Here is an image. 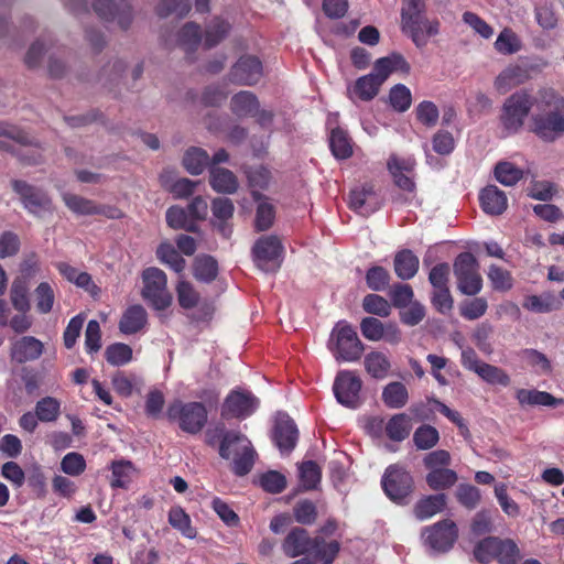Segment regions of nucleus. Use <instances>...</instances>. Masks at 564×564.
<instances>
[{
	"label": "nucleus",
	"instance_id": "7",
	"mask_svg": "<svg viewBox=\"0 0 564 564\" xmlns=\"http://www.w3.org/2000/svg\"><path fill=\"white\" fill-rule=\"evenodd\" d=\"M454 274L458 290L466 295H476L482 289L477 259L469 252L460 253L454 262Z\"/></svg>",
	"mask_w": 564,
	"mask_h": 564
},
{
	"label": "nucleus",
	"instance_id": "33",
	"mask_svg": "<svg viewBox=\"0 0 564 564\" xmlns=\"http://www.w3.org/2000/svg\"><path fill=\"white\" fill-rule=\"evenodd\" d=\"M445 505L446 496L444 494L431 495L416 502L414 514L419 520L424 521L441 512Z\"/></svg>",
	"mask_w": 564,
	"mask_h": 564
},
{
	"label": "nucleus",
	"instance_id": "43",
	"mask_svg": "<svg viewBox=\"0 0 564 564\" xmlns=\"http://www.w3.org/2000/svg\"><path fill=\"white\" fill-rule=\"evenodd\" d=\"M496 180L505 186H513L522 180L523 170L509 161H501L495 166Z\"/></svg>",
	"mask_w": 564,
	"mask_h": 564
},
{
	"label": "nucleus",
	"instance_id": "56",
	"mask_svg": "<svg viewBox=\"0 0 564 564\" xmlns=\"http://www.w3.org/2000/svg\"><path fill=\"white\" fill-rule=\"evenodd\" d=\"M218 267L214 258L204 256L197 257L194 264V275L197 280L209 282L217 275Z\"/></svg>",
	"mask_w": 564,
	"mask_h": 564
},
{
	"label": "nucleus",
	"instance_id": "5",
	"mask_svg": "<svg viewBox=\"0 0 564 564\" xmlns=\"http://www.w3.org/2000/svg\"><path fill=\"white\" fill-rule=\"evenodd\" d=\"M172 421H177L180 427L189 434L202 431L207 422V410L200 402L183 403L180 400L172 402L166 411Z\"/></svg>",
	"mask_w": 564,
	"mask_h": 564
},
{
	"label": "nucleus",
	"instance_id": "8",
	"mask_svg": "<svg viewBox=\"0 0 564 564\" xmlns=\"http://www.w3.org/2000/svg\"><path fill=\"white\" fill-rule=\"evenodd\" d=\"M252 253L253 260L260 270L272 272L281 265L283 247L275 236H265L256 241Z\"/></svg>",
	"mask_w": 564,
	"mask_h": 564
},
{
	"label": "nucleus",
	"instance_id": "32",
	"mask_svg": "<svg viewBox=\"0 0 564 564\" xmlns=\"http://www.w3.org/2000/svg\"><path fill=\"white\" fill-rule=\"evenodd\" d=\"M419 258L409 249L399 251L394 257V271L401 280L412 279L419 271Z\"/></svg>",
	"mask_w": 564,
	"mask_h": 564
},
{
	"label": "nucleus",
	"instance_id": "34",
	"mask_svg": "<svg viewBox=\"0 0 564 564\" xmlns=\"http://www.w3.org/2000/svg\"><path fill=\"white\" fill-rule=\"evenodd\" d=\"M409 400V392L402 382H390L383 388L382 401L390 409H401Z\"/></svg>",
	"mask_w": 564,
	"mask_h": 564
},
{
	"label": "nucleus",
	"instance_id": "57",
	"mask_svg": "<svg viewBox=\"0 0 564 564\" xmlns=\"http://www.w3.org/2000/svg\"><path fill=\"white\" fill-rule=\"evenodd\" d=\"M488 279L495 291L507 292L513 286L511 273L496 264L489 267Z\"/></svg>",
	"mask_w": 564,
	"mask_h": 564
},
{
	"label": "nucleus",
	"instance_id": "17",
	"mask_svg": "<svg viewBox=\"0 0 564 564\" xmlns=\"http://www.w3.org/2000/svg\"><path fill=\"white\" fill-rule=\"evenodd\" d=\"M262 64L252 55L241 56L232 66L230 80L239 85H254L262 77Z\"/></svg>",
	"mask_w": 564,
	"mask_h": 564
},
{
	"label": "nucleus",
	"instance_id": "16",
	"mask_svg": "<svg viewBox=\"0 0 564 564\" xmlns=\"http://www.w3.org/2000/svg\"><path fill=\"white\" fill-rule=\"evenodd\" d=\"M257 398L247 391H232L225 400L223 406V416L228 417H247L251 415L258 408Z\"/></svg>",
	"mask_w": 564,
	"mask_h": 564
},
{
	"label": "nucleus",
	"instance_id": "27",
	"mask_svg": "<svg viewBox=\"0 0 564 564\" xmlns=\"http://www.w3.org/2000/svg\"><path fill=\"white\" fill-rule=\"evenodd\" d=\"M148 322L147 311L142 305L129 306L119 321V329L124 335H132L141 330Z\"/></svg>",
	"mask_w": 564,
	"mask_h": 564
},
{
	"label": "nucleus",
	"instance_id": "42",
	"mask_svg": "<svg viewBox=\"0 0 564 564\" xmlns=\"http://www.w3.org/2000/svg\"><path fill=\"white\" fill-rule=\"evenodd\" d=\"M231 110L237 116H253L258 111L259 102L250 91H240L231 98Z\"/></svg>",
	"mask_w": 564,
	"mask_h": 564
},
{
	"label": "nucleus",
	"instance_id": "50",
	"mask_svg": "<svg viewBox=\"0 0 564 564\" xmlns=\"http://www.w3.org/2000/svg\"><path fill=\"white\" fill-rule=\"evenodd\" d=\"M520 76L521 68L519 66L510 65L501 70L495 78L494 87L499 94H506L521 82Z\"/></svg>",
	"mask_w": 564,
	"mask_h": 564
},
{
	"label": "nucleus",
	"instance_id": "58",
	"mask_svg": "<svg viewBox=\"0 0 564 564\" xmlns=\"http://www.w3.org/2000/svg\"><path fill=\"white\" fill-rule=\"evenodd\" d=\"M389 99L394 110L404 112L411 107L412 94L405 85L398 84L390 89Z\"/></svg>",
	"mask_w": 564,
	"mask_h": 564
},
{
	"label": "nucleus",
	"instance_id": "39",
	"mask_svg": "<svg viewBox=\"0 0 564 564\" xmlns=\"http://www.w3.org/2000/svg\"><path fill=\"white\" fill-rule=\"evenodd\" d=\"M134 475L135 468L131 462H112L110 485L112 488H126L132 481Z\"/></svg>",
	"mask_w": 564,
	"mask_h": 564
},
{
	"label": "nucleus",
	"instance_id": "52",
	"mask_svg": "<svg viewBox=\"0 0 564 564\" xmlns=\"http://www.w3.org/2000/svg\"><path fill=\"white\" fill-rule=\"evenodd\" d=\"M156 256L160 261L175 272L181 273L185 269V260L178 254L176 249L169 242H163L156 250Z\"/></svg>",
	"mask_w": 564,
	"mask_h": 564
},
{
	"label": "nucleus",
	"instance_id": "4",
	"mask_svg": "<svg viewBox=\"0 0 564 564\" xmlns=\"http://www.w3.org/2000/svg\"><path fill=\"white\" fill-rule=\"evenodd\" d=\"M536 96L524 90L510 95L503 102L500 115V122L509 133H517L521 130L525 119L534 109Z\"/></svg>",
	"mask_w": 564,
	"mask_h": 564
},
{
	"label": "nucleus",
	"instance_id": "2",
	"mask_svg": "<svg viewBox=\"0 0 564 564\" xmlns=\"http://www.w3.org/2000/svg\"><path fill=\"white\" fill-rule=\"evenodd\" d=\"M219 454L223 458L232 459V469L238 476L247 475L254 464L256 451L251 442L240 433L227 432L221 441Z\"/></svg>",
	"mask_w": 564,
	"mask_h": 564
},
{
	"label": "nucleus",
	"instance_id": "45",
	"mask_svg": "<svg viewBox=\"0 0 564 564\" xmlns=\"http://www.w3.org/2000/svg\"><path fill=\"white\" fill-rule=\"evenodd\" d=\"M380 86L381 84L371 74H368L356 80L350 95H355L364 101H369L378 95Z\"/></svg>",
	"mask_w": 564,
	"mask_h": 564
},
{
	"label": "nucleus",
	"instance_id": "46",
	"mask_svg": "<svg viewBox=\"0 0 564 564\" xmlns=\"http://www.w3.org/2000/svg\"><path fill=\"white\" fill-rule=\"evenodd\" d=\"M457 474L449 468H436L426 475V482L433 490L452 487L457 481Z\"/></svg>",
	"mask_w": 564,
	"mask_h": 564
},
{
	"label": "nucleus",
	"instance_id": "59",
	"mask_svg": "<svg viewBox=\"0 0 564 564\" xmlns=\"http://www.w3.org/2000/svg\"><path fill=\"white\" fill-rule=\"evenodd\" d=\"M61 403L52 397H45L37 401L35 413L42 422H53L59 414Z\"/></svg>",
	"mask_w": 564,
	"mask_h": 564
},
{
	"label": "nucleus",
	"instance_id": "48",
	"mask_svg": "<svg viewBox=\"0 0 564 564\" xmlns=\"http://www.w3.org/2000/svg\"><path fill=\"white\" fill-rule=\"evenodd\" d=\"M35 306L39 313L48 314L54 306L55 292L48 282H41L34 290Z\"/></svg>",
	"mask_w": 564,
	"mask_h": 564
},
{
	"label": "nucleus",
	"instance_id": "26",
	"mask_svg": "<svg viewBox=\"0 0 564 564\" xmlns=\"http://www.w3.org/2000/svg\"><path fill=\"white\" fill-rule=\"evenodd\" d=\"M516 399L522 406H549L555 408L564 404L563 399H557L546 391H540L536 389H518L516 392Z\"/></svg>",
	"mask_w": 564,
	"mask_h": 564
},
{
	"label": "nucleus",
	"instance_id": "51",
	"mask_svg": "<svg viewBox=\"0 0 564 564\" xmlns=\"http://www.w3.org/2000/svg\"><path fill=\"white\" fill-rule=\"evenodd\" d=\"M475 373L489 384L508 387L511 382L509 375L505 370L484 361Z\"/></svg>",
	"mask_w": 564,
	"mask_h": 564
},
{
	"label": "nucleus",
	"instance_id": "11",
	"mask_svg": "<svg viewBox=\"0 0 564 564\" xmlns=\"http://www.w3.org/2000/svg\"><path fill=\"white\" fill-rule=\"evenodd\" d=\"M12 187L20 196L25 209L35 216L52 213V200L43 191L23 182L13 181Z\"/></svg>",
	"mask_w": 564,
	"mask_h": 564
},
{
	"label": "nucleus",
	"instance_id": "15",
	"mask_svg": "<svg viewBox=\"0 0 564 564\" xmlns=\"http://www.w3.org/2000/svg\"><path fill=\"white\" fill-rule=\"evenodd\" d=\"M360 330L362 336L371 341L384 340L395 345L401 340V332L395 324H383L376 317H365L360 323Z\"/></svg>",
	"mask_w": 564,
	"mask_h": 564
},
{
	"label": "nucleus",
	"instance_id": "29",
	"mask_svg": "<svg viewBox=\"0 0 564 564\" xmlns=\"http://www.w3.org/2000/svg\"><path fill=\"white\" fill-rule=\"evenodd\" d=\"M412 419L405 413H398L392 415L386 423L384 433L394 442L404 441L411 433Z\"/></svg>",
	"mask_w": 564,
	"mask_h": 564
},
{
	"label": "nucleus",
	"instance_id": "12",
	"mask_svg": "<svg viewBox=\"0 0 564 564\" xmlns=\"http://www.w3.org/2000/svg\"><path fill=\"white\" fill-rule=\"evenodd\" d=\"M96 14L106 22L116 23L121 30H128L133 21V11L129 4H117L112 0H93Z\"/></svg>",
	"mask_w": 564,
	"mask_h": 564
},
{
	"label": "nucleus",
	"instance_id": "23",
	"mask_svg": "<svg viewBox=\"0 0 564 564\" xmlns=\"http://www.w3.org/2000/svg\"><path fill=\"white\" fill-rule=\"evenodd\" d=\"M274 441L281 452H290L297 441V429L286 414H279L275 422Z\"/></svg>",
	"mask_w": 564,
	"mask_h": 564
},
{
	"label": "nucleus",
	"instance_id": "41",
	"mask_svg": "<svg viewBox=\"0 0 564 564\" xmlns=\"http://www.w3.org/2000/svg\"><path fill=\"white\" fill-rule=\"evenodd\" d=\"M522 306L533 313H550L560 308V302L552 294L529 295Z\"/></svg>",
	"mask_w": 564,
	"mask_h": 564
},
{
	"label": "nucleus",
	"instance_id": "40",
	"mask_svg": "<svg viewBox=\"0 0 564 564\" xmlns=\"http://www.w3.org/2000/svg\"><path fill=\"white\" fill-rule=\"evenodd\" d=\"M364 364L367 372L376 379L386 378L391 366L388 357L380 351H371L366 355Z\"/></svg>",
	"mask_w": 564,
	"mask_h": 564
},
{
	"label": "nucleus",
	"instance_id": "13",
	"mask_svg": "<svg viewBox=\"0 0 564 564\" xmlns=\"http://www.w3.org/2000/svg\"><path fill=\"white\" fill-rule=\"evenodd\" d=\"M422 538L424 543L435 552L448 551L456 538L457 530L453 521H441L432 527L425 528Z\"/></svg>",
	"mask_w": 564,
	"mask_h": 564
},
{
	"label": "nucleus",
	"instance_id": "31",
	"mask_svg": "<svg viewBox=\"0 0 564 564\" xmlns=\"http://www.w3.org/2000/svg\"><path fill=\"white\" fill-rule=\"evenodd\" d=\"M234 209L235 207L232 202L227 197L215 198L212 203L214 221L225 237H229L231 234V230L226 225V221L232 217Z\"/></svg>",
	"mask_w": 564,
	"mask_h": 564
},
{
	"label": "nucleus",
	"instance_id": "24",
	"mask_svg": "<svg viewBox=\"0 0 564 564\" xmlns=\"http://www.w3.org/2000/svg\"><path fill=\"white\" fill-rule=\"evenodd\" d=\"M394 72L403 74L410 72L409 63L400 54H391L377 59L370 74L382 85Z\"/></svg>",
	"mask_w": 564,
	"mask_h": 564
},
{
	"label": "nucleus",
	"instance_id": "6",
	"mask_svg": "<svg viewBox=\"0 0 564 564\" xmlns=\"http://www.w3.org/2000/svg\"><path fill=\"white\" fill-rule=\"evenodd\" d=\"M142 297L155 310H165L172 303V295L167 291L166 275L158 268H148L142 272Z\"/></svg>",
	"mask_w": 564,
	"mask_h": 564
},
{
	"label": "nucleus",
	"instance_id": "25",
	"mask_svg": "<svg viewBox=\"0 0 564 564\" xmlns=\"http://www.w3.org/2000/svg\"><path fill=\"white\" fill-rule=\"evenodd\" d=\"M482 210L492 216L501 215L508 206V198L503 191L495 185L486 186L479 194Z\"/></svg>",
	"mask_w": 564,
	"mask_h": 564
},
{
	"label": "nucleus",
	"instance_id": "28",
	"mask_svg": "<svg viewBox=\"0 0 564 564\" xmlns=\"http://www.w3.org/2000/svg\"><path fill=\"white\" fill-rule=\"evenodd\" d=\"M209 184L218 193L232 194L238 188V181L235 174L224 167L210 166Z\"/></svg>",
	"mask_w": 564,
	"mask_h": 564
},
{
	"label": "nucleus",
	"instance_id": "1",
	"mask_svg": "<svg viewBox=\"0 0 564 564\" xmlns=\"http://www.w3.org/2000/svg\"><path fill=\"white\" fill-rule=\"evenodd\" d=\"M529 129L545 142L561 138L564 134V98L550 88L539 90Z\"/></svg>",
	"mask_w": 564,
	"mask_h": 564
},
{
	"label": "nucleus",
	"instance_id": "63",
	"mask_svg": "<svg viewBox=\"0 0 564 564\" xmlns=\"http://www.w3.org/2000/svg\"><path fill=\"white\" fill-rule=\"evenodd\" d=\"M202 40L199 26L195 23H186L178 33V44L185 51H193Z\"/></svg>",
	"mask_w": 564,
	"mask_h": 564
},
{
	"label": "nucleus",
	"instance_id": "55",
	"mask_svg": "<svg viewBox=\"0 0 564 564\" xmlns=\"http://www.w3.org/2000/svg\"><path fill=\"white\" fill-rule=\"evenodd\" d=\"M161 182L176 198H184L192 195L198 182L181 177L170 182L166 175H161Z\"/></svg>",
	"mask_w": 564,
	"mask_h": 564
},
{
	"label": "nucleus",
	"instance_id": "22",
	"mask_svg": "<svg viewBox=\"0 0 564 564\" xmlns=\"http://www.w3.org/2000/svg\"><path fill=\"white\" fill-rule=\"evenodd\" d=\"M415 160L413 158L401 159L398 156H391L388 162V169L393 176L394 183L401 189L406 192H413L415 184L412 180V173L414 171Z\"/></svg>",
	"mask_w": 564,
	"mask_h": 564
},
{
	"label": "nucleus",
	"instance_id": "36",
	"mask_svg": "<svg viewBox=\"0 0 564 564\" xmlns=\"http://www.w3.org/2000/svg\"><path fill=\"white\" fill-rule=\"evenodd\" d=\"M169 523L187 539H195L197 535L196 529L192 525L189 516L178 506H174L170 509Z\"/></svg>",
	"mask_w": 564,
	"mask_h": 564
},
{
	"label": "nucleus",
	"instance_id": "14",
	"mask_svg": "<svg viewBox=\"0 0 564 564\" xmlns=\"http://www.w3.org/2000/svg\"><path fill=\"white\" fill-rule=\"evenodd\" d=\"M401 24L403 32L412 39L417 47L425 46L431 37L436 36L441 25L438 19H430L425 13Z\"/></svg>",
	"mask_w": 564,
	"mask_h": 564
},
{
	"label": "nucleus",
	"instance_id": "61",
	"mask_svg": "<svg viewBox=\"0 0 564 564\" xmlns=\"http://www.w3.org/2000/svg\"><path fill=\"white\" fill-rule=\"evenodd\" d=\"M488 308V302L484 297H475L469 301H465L459 306L460 315L468 319L474 321L484 316Z\"/></svg>",
	"mask_w": 564,
	"mask_h": 564
},
{
	"label": "nucleus",
	"instance_id": "37",
	"mask_svg": "<svg viewBox=\"0 0 564 564\" xmlns=\"http://www.w3.org/2000/svg\"><path fill=\"white\" fill-rule=\"evenodd\" d=\"M209 164L208 153L200 148H189L183 156V165L192 175H199Z\"/></svg>",
	"mask_w": 564,
	"mask_h": 564
},
{
	"label": "nucleus",
	"instance_id": "30",
	"mask_svg": "<svg viewBox=\"0 0 564 564\" xmlns=\"http://www.w3.org/2000/svg\"><path fill=\"white\" fill-rule=\"evenodd\" d=\"M485 546L498 547L497 560L500 564H517L520 558V551L514 541L498 538H487Z\"/></svg>",
	"mask_w": 564,
	"mask_h": 564
},
{
	"label": "nucleus",
	"instance_id": "3",
	"mask_svg": "<svg viewBox=\"0 0 564 564\" xmlns=\"http://www.w3.org/2000/svg\"><path fill=\"white\" fill-rule=\"evenodd\" d=\"M327 346L338 362L357 361L364 352V345L356 330L345 321L335 325Z\"/></svg>",
	"mask_w": 564,
	"mask_h": 564
},
{
	"label": "nucleus",
	"instance_id": "20",
	"mask_svg": "<svg viewBox=\"0 0 564 564\" xmlns=\"http://www.w3.org/2000/svg\"><path fill=\"white\" fill-rule=\"evenodd\" d=\"M62 198L69 210L80 216L106 215L109 218L119 217L118 209L100 207L93 200L75 194L63 193Z\"/></svg>",
	"mask_w": 564,
	"mask_h": 564
},
{
	"label": "nucleus",
	"instance_id": "60",
	"mask_svg": "<svg viewBox=\"0 0 564 564\" xmlns=\"http://www.w3.org/2000/svg\"><path fill=\"white\" fill-rule=\"evenodd\" d=\"M301 485L304 489H315L321 481V469L312 460L304 462L299 467Z\"/></svg>",
	"mask_w": 564,
	"mask_h": 564
},
{
	"label": "nucleus",
	"instance_id": "38",
	"mask_svg": "<svg viewBox=\"0 0 564 564\" xmlns=\"http://www.w3.org/2000/svg\"><path fill=\"white\" fill-rule=\"evenodd\" d=\"M10 301L12 306L20 313L30 310L29 282L25 278H15L10 289Z\"/></svg>",
	"mask_w": 564,
	"mask_h": 564
},
{
	"label": "nucleus",
	"instance_id": "64",
	"mask_svg": "<svg viewBox=\"0 0 564 564\" xmlns=\"http://www.w3.org/2000/svg\"><path fill=\"white\" fill-rule=\"evenodd\" d=\"M523 359L539 375H547L552 371L551 361L541 351L535 349H525L522 352Z\"/></svg>",
	"mask_w": 564,
	"mask_h": 564
},
{
	"label": "nucleus",
	"instance_id": "53",
	"mask_svg": "<svg viewBox=\"0 0 564 564\" xmlns=\"http://www.w3.org/2000/svg\"><path fill=\"white\" fill-rule=\"evenodd\" d=\"M166 223L171 228L194 231L195 225L188 212L178 206H172L166 212Z\"/></svg>",
	"mask_w": 564,
	"mask_h": 564
},
{
	"label": "nucleus",
	"instance_id": "44",
	"mask_svg": "<svg viewBox=\"0 0 564 564\" xmlns=\"http://www.w3.org/2000/svg\"><path fill=\"white\" fill-rule=\"evenodd\" d=\"M252 195L254 200L259 202L256 215V228L259 231L267 230L273 224L275 216L274 207L267 200V198H262L258 192L253 191Z\"/></svg>",
	"mask_w": 564,
	"mask_h": 564
},
{
	"label": "nucleus",
	"instance_id": "21",
	"mask_svg": "<svg viewBox=\"0 0 564 564\" xmlns=\"http://www.w3.org/2000/svg\"><path fill=\"white\" fill-rule=\"evenodd\" d=\"M43 350V343L33 336H22L11 343V358L19 364L36 360Z\"/></svg>",
	"mask_w": 564,
	"mask_h": 564
},
{
	"label": "nucleus",
	"instance_id": "54",
	"mask_svg": "<svg viewBox=\"0 0 564 564\" xmlns=\"http://www.w3.org/2000/svg\"><path fill=\"white\" fill-rule=\"evenodd\" d=\"M105 357L112 366H123L132 360V348L127 344L116 343L106 348Z\"/></svg>",
	"mask_w": 564,
	"mask_h": 564
},
{
	"label": "nucleus",
	"instance_id": "35",
	"mask_svg": "<svg viewBox=\"0 0 564 564\" xmlns=\"http://www.w3.org/2000/svg\"><path fill=\"white\" fill-rule=\"evenodd\" d=\"M329 147L333 155L338 160L348 159L352 154L351 140L346 131L338 127L330 129Z\"/></svg>",
	"mask_w": 564,
	"mask_h": 564
},
{
	"label": "nucleus",
	"instance_id": "18",
	"mask_svg": "<svg viewBox=\"0 0 564 564\" xmlns=\"http://www.w3.org/2000/svg\"><path fill=\"white\" fill-rule=\"evenodd\" d=\"M282 550L289 557H296L314 550L319 552L318 539L310 538L307 531L304 529L294 528L286 535L282 544Z\"/></svg>",
	"mask_w": 564,
	"mask_h": 564
},
{
	"label": "nucleus",
	"instance_id": "47",
	"mask_svg": "<svg viewBox=\"0 0 564 564\" xmlns=\"http://www.w3.org/2000/svg\"><path fill=\"white\" fill-rule=\"evenodd\" d=\"M522 47L521 40L511 29H503L495 41V48L503 55H511Z\"/></svg>",
	"mask_w": 564,
	"mask_h": 564
},
{
	"label": "nucleus",
	"instance_id": "9",
	"mask_svg": "<svg viewBox=\"0 0 564 564\" xmlns=\"http://www.w3.org/2000/svg\"><path fill=\"white\" fill-rule=\"evenodd\" d=\"M381 482L386 495L401 503L412 491L413 479L402 466L391 465L386 469Z\"/></svg>",
	"mask_w": 564,
	"mask_h": 564
},
{
	"label": "nucleus",
	"instance_id": "19",
	"mask_svg": "<svg viewBox=\"0 0 564 564\" xmlns=\"http://www.w3.org/2000/svg\"><path fill=\"white\" fill-rule=\"evenodd\" d=\"M380 204V198L370 184L356 187L349 194V207L361 216L375 213Z\"/></svg>",
	"mask_w": 564,
	"mask_h": 564
},
{
	"label": "nucleus",
	"instance_id": "10",
	"mask_svg": "<svg viewBox=\"0 0 564 564\" xmlns=\"http://www.w3.org/2000/svg\"><path fill=\"white\" fill-rule=\"evenodd\" d=\"M333 390L336 400L341 405L356 409L360 404L361 380L352 371H339L335 378Z\"/></svg>",
	"mask_w": 564,
	"mask_h": 564
},
{
	"label": "nucleus",
	"instance_id": "49",
	"mask_svg": "<svg viewBox=\"0 0 564 564\" xmlns=\"http://www.w3.org/2000/svg\"><path fill=\"white\" fill-rule=\"evenodd\" d=\"M440 441L438 431L432 425H422L413 433V443L420 451L433 448Z\"/></svg>",
	"mask_w": 564,
	"mask_h": 564
},
{
	"label": "nucleus",
	"instance_id": "62",
	"mask_svg": "<svg viewBox=\"0 0 564 564\" xmlns=\"http://www.w3.org/2000/svg\"><path fill=\"white\" fill-rule=\"evenodd\" d=\"M362 308L369 314L381 317H387L391 313V305L389 302L378 294L366 295L362 301Z\"/></svg>",
	"mask_w": 564,
	"mask_h": 564
}]
</instances>
